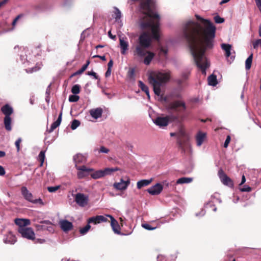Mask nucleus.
<instances>
[{"label": "nucleus", "instance_id": "obj_1", "mask_svg": "<svg viewBox=\"0 0 261 261\" xmlns=\"http://www.w3.org/2000/svg\"><path fill=\"white\" fill-rule=\"evenodd\" d=\"M197 22L190 21L184 29V34L189 43L191 53L197 67L204 75L210 63L205 52L214 46L216 27L209 20L196 15Z\"/></svg>", "mask_w": 261, "mask_h": 261}, {"label": "nucleus", "instance_id": "obj_2", "mask_svg": "<svg viewBox=\"0 0 261 261\" xmlns=\"http://www.w3.org/2000/svg\"><path fill=\"white\" fill-rule=\"evenodd\" d=\"M170 77L169 71H154L148 77L149 82L152 86L155 94L159 97L161 101H166V98L161 94V88L170 80Z\"/></svg>", "mask_w": 261, "mask_h": 261}, {"label": "nucleus", "instance_id": "obj_3", "mask_svg": "<svg viewBox=\"0 0 261 261\" xmlns=\"http://www.w3.org/2000/svg\"><path fill=\"white\" fill-rule=\"evenodd\" d=\"M75 168L77 170V177L79 179L84 178L90 175L91 172L94 171L93 168H88L85 165H76Z\"/></svg>", "mask_w": 261, "mask_h": 261}, {"label": "nucleus", "instance_id": "obj_4", "mask_svg": "<svg viewBox=\"0 0 261 261\" xmlns=\"http://www.w3.org/2000/svg\"><path fill=\"white\" fill-rule=\"evenodd\" d=\"M168 109L178 113H182L186 109L185 103L181 100H176L170 103Z\"/></svg>", "mask_w": 261, "mask_h": 261}, {"label": "nucleus", "instance_id": "obj_5", "mask_svg": "<svg viewBox=\"0 0 261 261\" xmlns=\"http://www.w3.org/2000/svg\"><path fill=\"white\" fill-rule=\"evenodd\" d=\"M18 232L23 238L31 240H35V233L30 227H19L18 228Z\"/></svg>", "mask_w": 261, "mask_h": 261}, {"label": "nucleus", "instance_id": "obj_6", "mask_svg": "<svg viewBox=\"0 0 261 261\" xmlns=\"http://www.w3.org/2000/svg\"><path fill=\"white\" fill-rule=\"evenodd\" d=\"M74 200L78 205L81 207H84L88 203L89 197L87 195L78 193L74 196Z\"/></svg>", "mask_w": 261, "mask_h": 261}, {"label": "nucleus", "instance_id": "obj_7", "mask_svg": "<svg viewBox=\"0 0 261 261\" xmlns=\"http://www.w3.org/2000/svg\"><path fill=\"white\" fill-rule=\"evenodd\" d=\"M130 182V180L129 178H127L126 180L121 178L119 182H116L113 184V187L117 190L124 191L127 188Z\"/></svg>", "mask_w": 261, "mask_h": 261}, {"label": "nucleus", "instance_id": "obj_8", "mask_svg": "<svg viewBox=\"0 0 261 261\" xmlns=\"http://www.w3.org/2000/svg\"><path fill=\"white\" fill-rule=\"evenodd\" d=\"M170 120V116H167L165 117H158L155 119L153 120V123L161 128H164L167 126L169 123Z\"/></svg>", "mask_w": 261, "mask_h": 261}, {"label": "nucleus", "instance_id": "obj_9", "mask_svg": "<svg viewBox=\"0 0 261 261\" xmlns=\"http://www.w3.org/2000/svg\"><path fill=\"white\" fill-rule=\"evenodd\" d=\"M163 189V186L160 183H157L148 188L147 191L151 195H157L162 192Z\"/></svg>", "mask_w": 261, "mask_h": 261}, {"label": "nucleus", "instance_id": "obj_10", "mask_svg": "<svg viewBox=\"0 0 261 261\" xmlns=\"http://www.w3.org/2000/svg\"><path fill=\"white\" fill-rule=\"evenodd\" d=\"M107 215L105 216L98 215L95 217L90 218L88 220V223H93L94 224H97L101 222H107L108 221Z\"/></svg>", "mask_w": 261, "mask_h": 261}, {"label": "nucleus", "instance_id": "obj_11", "mask_svg": "<svg viewBox=\"0 0 261 261\" xmlns=\"http://www.w3.org/2000/svg\"><path fill=\"white\" fill-rule=\"evenodd\" d=\"M120 47L121 48V53L122 55H125L126 51L128 49V42L127 40V38L124 37H119Z\"/></svg>", "mask_w": 261, "mask_h": 261}, {"label": "nucleus", "instance_id": "obj_12", "mask_svg": "<svg viewBox=\"0 0 261 261\" xmlns=\"http://www.w3.org/2000/svg\"><path fill=\"white\" fill-rule=\"evenodd\" d=\"M206 139V134L201 131H199L196 136V142L197 146L200 147Z\"/></svg>", "mask_w": 261, "mask_h": 261}, {"label": "nucleus", "instance_id": "obj_13", "mask_svg": "<svg viewBox=\"0 0 261 261\" xmlns=\"http://www.w3.org/2000/svg\"><path fill=\"white\" fill-rule=\"evenodd\" d=\"M21 193L23 198L27 201L31 202L34 198L33 194L28 190L27 187H22Z\"/></svg>", "mask_w": 261, "mask_h": 261}, {"label": "nucleus", "instance_id": "obj_14", "mask_svg": "<svg viewBox=\"0 0 261 261\" xmlns=\"http://www.w3.org/2000/svg\"><path fill=\"white\" fill-rule=\"evenodd\" d=\"M59 224L60 227L64 231H69L73 227L72 223L66 220H60Z\"/></svg>", "mask_w": 261, "mask_h": 261}, {"label": "nucleus", "instance_id": "obj_15", "mask_svg": "<svg viewBox=\"0 0 261 261\" xmlns=\"http://www.w3.org/2000/svg\"><path fill=\"white\" fill-rule=\"evenodd\" d=\"M219 176L222 182L227 186L232 187L233 182L231 179L222 172L219 171Z\"/></svg>", "mask_w": 261, "mask_h": 261}, {"label": "nucleus", "instance_id": "obj_16", "mask_svg": "<svg viewBox=\"0 0 261 261\" xmlns=\"http://www.w3.org/2000/svg\"><path fill=\"white\" fill-rule=\"evenodd\" d=\"M107 216L111 219V225L113 230L115 233L119 234L120 233V227L118 222L111 215H107Z\"/></svg>", "mask_w": 261, "mask_h": 261}, {"label": "nucleus", "instance_id": "obj_17", "mask_svg": "<svg viewBox=\"0 0 261 261\" xmlns=\"http://www.w3.org/2000/svg\"><path fill=\"white\" fill-rule=\"evenodd\" d=\"M4 242L5 243L14 244L16 242V238L15 235L10 231L5 236Z\"/></svg>", "mask_w": 261, "mask_h": 261}, {"label": "nucleus", "instance_id": "obj_18", "mask_svg": "<svg viewBox=\"0 0 261 261\" xmlns=\"http://www.w3.org/2000/svg\"><path fill=\"white\" fill-rule=\"evenodd\" d=\"M102 113V109L100 108L92 109L89 110V114L92 118L97 119L101 117Z\"/></svg>", "mask_w": 261, "mask_h": 261}, {"label": "nucleus", "instance_id": "obj_19", "mask_svg": "<svg viewBox=\"0 0 261 261\" xmlns=\"http://www.w3.org/2000/svg\"><path fill=\"white\" fill-rule=\"evenodd\" d=\"M154 54L152 52H151V51H149L148 50H146V53H145V54L143 56H138L139 57H140V58H143V57H144V63L145 64V65H149L151 61H152V59L153 58V57H154Z\"/></svg>", "mask_w": 261, "mask_h": 261}, {"label": "nucleus", "instance_id": "obj_20", "mask_svg": "<svg viewBox=\"0 0 261 261\" xmlns=\"http://www.w3.org/2000/svg\"><path fill=\"white\" fill-rule=\"evenodd\" d=\"M86 157L82 154L78 153L73 156V161L75 163V167L76 165L79 164H84L86 162Z\"/></svg>", "mask_w": 261, "mask_h": 261}, {"label": "nucleus", "instance_id": "obj_21", "mask_svg": "<svg viewBox=\"0 0 261 261\" xmlns=\"http://www.w3.org/2000/svg\"><path fill=\"white\" fill-rule=\"evenodd\" d=\"M24 55H20V59L23 63H25V61L30 62V61H33V56L29 49H24Z\"/></svg>", "mask_w": 261, "mask_h": 261}, {"label": "nucleus", "instance_id": "obj_22", "mask_svg": "<svg viewBox=\"0 0 261 261\" xmlns=\"http://www.w3.org/2000/svg\"><path fill=\"white\" fill-rule=\"evenodd\" d=\"M2 113L5 115V117H10L13 113V109L8 104H6L1 108Z\"/></svg>", "mask_w": 261, "mask_h": 261}, {"label": "nucleus", "instance_id": "obj_23", "mask_svg": "<svg viewBox=\"0 0 261 261\" xmlns=\"http://www.w3.org/2000/svg\"><path fill=\"white\" fill-rule=\"evenodd\" d=\"M62 112H61L57 120L51 124L50 129L48 130L49 133L52 132L55 129L60 125L62 120Z\"/></svg>", "mask_w": 261, "mask_h": 261}, {"label": "nucleus", "instance_id": "obj_24", "mask_svg": "<svg viewBox=\"0 0 261 261\" xmlns=\"http://www.w3.org/2000/svg\"><path fill=\"white\" fill-rule=\"evenodd\" d=\"M152 181V179L150 178L149 179H142L139 180L137 183V188L140 189L143 187L147 186L149 185Z\"/></svg>", "mask_w": 261, "mask_h": 261}, {"label": "nucleus", "instance_id": "obj_25", "mask_svg": "<svg viewBox=\"0 0 261 261\" xmlns=\"http://www.w3.org/2000/svg\"><path fill=\"white\" fill-rule=\"evenodd\" d=\"M12 119L11 117H5L4 119V123L6 129L8 131H11L12 130L11 123Z\"/></svg>", "mask_w": 261, "mask_h": 261}, {"label": "nucleus", "instance_id": "obj_26", "mask_svg": "<svg viewBox=\"0 0 261 261\" xmlns=\"http://www.w3.org/2000/svg\"><path fill=\"white\" fill-rule=\"evenodd\" d=\"M221 48H222V49L225 50V55L226 57L228 58L231 55V51L232 50L231 45L228 44L223 43L221 44Z\"/></svg>", "mask_w": 261, "mask_h": 261}, {"label": "nucleus", "instance_id": "obj_27", "mask_svg": "<svg viewBox=\"0 0 261 261\" xmlns=\"http://www.w3.org/2000/svg\"><path fill=\"white\" fill-rule=\"evenodd\" d=\"M93 172L90 173L91 177L93 179H98L104 177L102 170H97L96 171H92Z\"/></svg>", "mask_w": 261, "mask_h": 261}, {"label": "nucleus", "instance_id": "obj_28", "mask_svg": "<svg viewBox=\"0 0 261 261\" xmlns=\"http://www.w3.org/2000/svg\"><path fill=\"white\" fill-rule=\"evenodd\" d=\"M193 181V178L183 177L177 179V184H189Z\"/></svg>", "mask_w": 261, "mask_h": 261}, {"label": "nucleus", "instance_id": "obj_29", "mask_svg": "<svg viewBox=\"0 0 261 261\" xmlns=\"http://www.w3.org/2000/svg\"><path fill=\"white\" fill-rule=\"evenodd\" d=\"M119 169L117 167L116 168H106L102 170L104 176L108 175H111L113 172L119 171Z\"/></svg>", "mask_w": 261, "mask_h": 261}, {"label": "nucleus", "instance_id": "obj_30", "mask_svg": "<svg viewBox=\"0 0 261 261\" xmlns=\"http://www.w3.org/2000/svg\"><path fill=\"white\" fill-rule=\"evenodd\" d=\"M207 80L208 84L211 86H215L218 83L217 77L216 75L214 74H212L210 76H209Z\"/></svg>", "mask_w": 261, "mask_h": 261}, {"label": "nucleus", "instance_id": "obj_31", "mask_svg": "<svg viewBox=\"0 0 261 261\" xmlns=\"http://www.w3.org/2000/svg\"><path fill=\"white\" fill-rule=\"evenodd\" d=\"M139 86L141 89V90L145 92L148 98L150 97L149 92L148 88L147 86H146L142 81H139Z\"/></svg>", "mask_w": 261, "mask_h": 261}, {"label": "nucleus", "instance_id": "obj_32", "mask_svg": "<svg viewBox=\"0 0 261 261\" xmlns=\"http://www.w3.org/2000/svg\"><path fill=\"white\" fill-rule=\"evenodd\" d=\"M253 58V54H251L245 61V68L246 70H249L251 68Z\"/></svg>", "mask_w": 261, "mask_h": 261}, {"label": "nucleus", "instance_id": "obj_33", "mask_svg": "<svg viewBox=\"0 0 261 261\" xmlns=\"http://www.w3.org/2000/svg\"><path fill=\"white\" fill-rule=\"evenodd\" d=\"M45 151H41L38 155L39 160L40 161V166H42L43 164L45 159Z\"/></svg>", "mask_w": 261, "mask_h": 261}, {"label": "nucleus", "instance_id": "obj_34", "mask_svg": "<svg viewBox=\"0 0 261 261\" xmlns=\"http://www.w3.org/2000/svg\"><path fill=\"white\" fill-rule=\"evenodd\" d=\"M89 64H90V61H87V62H86V64L84 65L82 67L81 69H80L78 71H77L75 73V74H80L82 73L84 71H85L86 70V69L87 68V67H88V65H89Z\"/></svg>", "mask_w": 261, "mask_h": 261}, {"label": "nucleus", "instance_id": "obj_35", "mask_svg": "<svg viewBox=\"0 0 261 261\" xmlns=\"http://www.w3.org/2000/svg\"><path fill=\"white\" fill-rule=\"evenodd\" d=\"M81 86L79 85H74L71 89V92L73 94H77L80 93Z\"/></svg>", "mask_w": 261, "mask_h": 261}, {"label": "nucleus", "instance_id": "obj_36", "mask_svg": "<svg viewBox=\"0 0 261 261\" xmlns=\"http://www.w3.org/2000/svg\"><path fill=\"white\" fill-rule=\"evenodd\" d=\"M114 10H115L114 14L115 15V18L116 20L117 21L121 18V13L120 11L119 10V9L117 8V7H114Z\"/></svg>", "mask_w": 261, "mask_h": 261}, {"label": "nucleus", "instance_id": "obj_37", "mask_svg": "<svg viewBox=\"0 0 261 261\" xmlns=\"http://www.w3.org/2000/svg\"><path fill=\"white\" fill-rule=\"evenodd\" d=\"M90 223L88 224L86 226H85L84 227L82 228L80 230V232L81 234L84 235L86 234L88 230L90 229L91 226L89 225Z\"/></svg>", "mask_w": 261, "mask_h": 261}, {"label": "nucleus", "instance_id": "obj_38", "mask_svg": "<svg viewBox=\"0 0 261 261\" xmlns=\"http://www.w3.org/2000/svg\"><path fill=\"white\" fill-rule=\"evenodd\" d=\"M80 125V122L77 120H74L72 121L71 125V128L72 130L75 129Z\"/></svg>", "mask_w": 261, "mask_h": 261}, {"label": "nucleus", "instance_id": "obj_39", "mask_svg": "<svg viewBox=\"0 0 261 261\" xmlns=\"http://www.w3.org/2000/svg\"><path fill=\"white\" fill-rule=\"evenodd\" d=\"M80 99V97L76 94L71 95L69 96V101L70 102H76Z\"/></svg>", "mask_w": 261, "mask_h": 261}, {"label": "nucleus", "instance_id": "obj_40", "mask_svg": "<svg viewBox=\"0 0 261 261\" xmlns=\"http://www.w3.org/2000/svg\"><path fill=\"white\" fill-rule=\"evenodd\" d=\"M31 203H34V204L38 203L41 205H43L44 204V202H43V201L42 200V199L41 198H38V199L33 198V201H32Z\"/></svg>", "mask_w": 261, "mask_h": 261}, {"label": "nucleus", "instance_id": "obj_41", "mask_svg": "<svg viewBox=\"0 0 261 261\" xmlns=\"http://www.w3.org/2000/svg\"><path fill=\"white\" fill-rule=\"evenodd\" d=\"M23 219L17 218L15 220V223L16 225H18L19 227H23Z\"/></svg>", "mask_w": 261, "mask_h": 261}, {"label": "nucleus", "instance_id": "obj_42", "mask_svg": "<svg viewBox=\"0 0 261 261\" xmlns=\"http://www.w3.org/2000/svg\"><path fill=\"white\" fill-rule=\"evenodd\" d=\"M142 226L145 229L149 230H154L156 228L155 227H152L149 224H147V223L142 224Z\"/></svg>", "mask_w": 261, "mask_h": 261}, {"label": "nucleus", "instance_id": "obj_43", "mask_svg": "<svg viewBox=\"0 0 261 261\" xmlns=\"http://www.w3.org/2000/svg\"><path fill=\"white\" fill-rule=\"evenodd\" d=\"M50 85H48V86L47 87V88L46 90V97H45V100L47 102H49V94H50Z\"/></svg>", "mask_w": 261, "mask_h": 261}, {"label": "nucleus", "instance_id": "obj_44", "mask_svg": "<svg viewBox=\"0 0 261 261\" xmlns=\"http://www.w3.org/2000/svg\"><path fill=\"white\" fill-rule=\"evenodd\" d=\"M215 21L217 23H221L224 21V18L220 17L219 16H216L214 17Z\"/></svg>", "mask_w": 261, "mask_h": 261}, {"label": "nucleus", "instance_id": "obj_45", "mask_svg": "<svg viewBox=\"0 0 261 261\" xmlns=\"http://www.w3.org/2000/svg\"><path fill=\"white\" fill-rule=\"evenodd\" d=\"M241 192H249L251 191V188L247 185H245L243 188L240 189Z\"/></svg>", "mask_w": 261, "mask_h": 261}, {"label": "nucleus", "instance_id": "obj_46", "mask_svg": "<svg viewBox=\"0 0 261 261\" xmlns=\"http://www.w3.org/2000/svg\"><path fill=\"white\" fill-rule=\"evenodd\" d=\"M59 188V186L48 187H47V190L49 192L53 193L57 191Z\"/></svg>", "mask_w": 261, "mask_h": 261}, {"label": "nucleus", "instance_id": "obj_47", "mask_svg": "<svg viewBox=\"0 0 261 261\" xmlns=\"http://www.w3.org/2000/svg\"><path fill=\"white\" fill-rule=\"evenodd\" d=\"M186 135V132L183 129H180L178 133H177V137L178 139L179 140L180 139V138L184 137Z\"/></svg>", "mask_w": 261, "mask_h": 261}, {"label": "nucleus", "instance_id": "obj_48", "mask_svg": "<svg viewBox=\"0 0 261 261\" xmlns=\"http://www.w3.org/2000/svg\"><path fill=\"white\" fill-rule=\"evenodd\" d=\"M109 149L104 146H101L99 150V152L108 153L109 152Z\"/></svg>", "mask_w": 261, "mask_h": 261}, {"label": "nucleus", "instance_id": "obj_49", "mask_svg": "<svg viewBox=\"0 0 261 261\" xmlns=\"http://www.w3.org/2000/svg\"><path fill=\"white\" fill-rule=\"evenodd\" d=\"M212 199H216V201H218L219 203H221L222 201L220 198L219 194L218 193H215L212 196Z\"/></svg>", "mask_w": 261, "mask_h": 261}, {"label": "nucleus", "instance_id": "obj_50", "mask_svg": "<svg viewBox=\"0 0 261 261\" xmlns=\"http://www.w3.org/2000/svg\"><path fill=\"white\" fill-rule=\"evenodd\" d=\"M21 142V139L20 138H18L15 142V145L17 148V150L18 152L20 150V144Z\"/></svg>", "mask_w": 261, "mask_h": 261}, {"label": "nucleus", "instance_id": "obj_51", "mask_svg": "<svg viewBox=\"0 0 261 261\" xmlns=\"http://www.w3.org/2000/svg\"><path fill=\"white\" fill-rule=\"evenodd\" d=\"M231 138L230 136H227L224 144V147L227 148L230 141Z\"/></svg>", "mask_w": 261, "mask_h": 261}, {"label": "nucleus", "instance_id": "obj_52", "mask_svg": "<svg viewBox=\"0 0 261 261\" xmlns=\"http://www.w3.org/2000/svg\"><path fill=\"white\" fill-rule=\"evenodd\" d=\"M22 15H21V14L18 15V16H17V17H16L14 19V20H13V22H12V25H13V27H14V26L16 25V22H17V21H18V19H19L21 17H22Z\"/></svg>", "mask_w": 261, "mask_h": 261}, {"label": "nucleus", "instance_id": "obj_53", "mask_svg": "<svg viewBox=\"0 0 261 261\" xmlns=\"http://www.w3.org/2000/svg\"><path fill=\"white\" fill-rule=\"evenodd\" d=\"M30 224V221L27 219H23V227L29 225Z\"/></svg>", "mask_w": 261, "mask_h": 261}, {"label": "nucleus", "instance_id": "obj_54", "mask_svg": "<svg viewBox=\"0 0 261 261\" xmlns=\"http://www.w3.org/2000/svg\"><path fill=\"white\" fill-rule=\"evenodd\" d=\"M88 74L89 75L93 76L95 79H98V76L96 75V73L95 72H93V71L88 72Z\"/></svg>", "mask_w": 261, "mask_h": 261}, {"label": "nucleus", "instance_id": "obj_55", "mask_svg": "<svg viewBox=\"0 0 261 261\" xmlns=\"http://www.w3.org/2000/svg\"><path fill=\"white\" fill-rule=\"evenodd\" d=\"M256 4L261 13V0H255Z\"/></svg>", "mask_w": 261, "mask_h": 261}, {"label": "nucleus", "instance_id": "obj_56", "mask_svg": "<svg viewBox=\"0 0 261 261\" xmlns=\"http://www.w3.org/2000/svg\"><path fill=\"white\" fill-rule=\"evenodd\" d=\"M40 68V67H33L32 69H31L29 71L28 70H27V72H32L36 71L38 70Z\"/></svg>", "mask_w": 261, "mask_h": 261}, {"label": "nucleus", "instance_id": "obj_57", "mask_svg": "<svg viewBox=\"0 0 261 261\" xmlns=\"http://www.w3.org/2000/svg\"><path fill=\"white\" fill-rule=\"evenodd\" d=\"M205 214V212L202 210L199 213L196 214V216L199 217V216H203Z\"/></svg>", "mask_w": 261, "mask_h": 261}, {"label": "nucleus", "instance_id": "obj_58", "mask_svg": "<svg viewBox=\"0 0 261 261\" xmlns=\"http://www.w3.org/2000/svg\"><path fill=\"white\" fill-rule=\"evenodd\" d=\"M108 35H109V37L110 38H111L112 39H113V40H115L116 39V36L115 35H113L112 34V33H111V31H109Z\"/></svg>", "mask_w": 261, "mask_h": 261}, {"label": "nucleus", "instance_id": "obj_59", "mask_svg": "<svg viewBox=\"0 0 261 261\" xmlns=\"http://www.w3.org/2000/svg\"><path fill=\"white\" fill-rule=\"evenodd\" d=\"M44 242H45V240L43 239H38L36 240L35 241V243L42 244Z\"/></svg>", "mask_w": 261, "mask_h": 261}, {"label": "nucleus", "instance_id": "obj_60", "mask_svg": "<svg viewBox=\"0 0 261 261\" xmlns=\"http://www.w3.org/2000/svg\"><path fill=\"white\" fill-rule=\"evenodd\" d=\"M111 73V69L108 68L107 71H106L105 73L106 77H109L110 76Z\"/></svg>", "mask_w": 261, "mask_h": 261}, {"label": "nucleus", "instance_id": "obj_61", "mask_svg": "<svg viewBox=\"0 0 261 261\" xmlns=\"http://www.w3.org/2000/svg\"><path fill=\"white\" fill-rule=\"evenodd\" d=\"M5 174V171L4 168L0 166V175H4Z\"/></svg>", "mask_w": 261, "mask_h": 261}, {"label": "nucleus", "instance_id": "obj_62", "mask_svg": "<svg viewBox=\"0 0 261 261\" xmlns=\"http://www.w3.org/2000/svg\"><path fill=\"white\" fill-rule=\"evenodd\" d=\"M113 61H112V60H111L108 64V68L111 69L112 67L113 66Z\"/></svg>", "mask_w": 261, "mask_h": 261}, {"label": "nucleus", "instance_id": "obj_63", "mask_svg": "<svg viewBox=\"0 0 261 261\" xmlns=\"http://www.w3.org/2000/svg\"><path fill=\"white\" fill-rule=\"evenodd\" d=\"M246 181V178H245V177L244 175H243L242 176V180H241V182L240 184V185H242L243 184H244Z\"/></svg>", "mask_w": 261, "mask_h": 261}, {"label": "nucleus", "instance_id": "obj_64", "mask_svg": "<svg viewBox=\"0 0 261 261\" xmlns=\"http://www.w3.org/2000/svg\"><path fill=\"white\" fill-rule=\"evenodd\" d=\"M164 257L162 255H159L158 256V261H163Z\"/></svg>", "mask_w": 261, "mask_h": 261}]
</instances>
